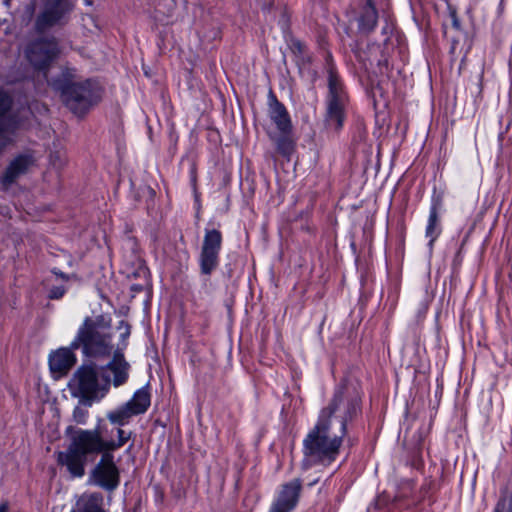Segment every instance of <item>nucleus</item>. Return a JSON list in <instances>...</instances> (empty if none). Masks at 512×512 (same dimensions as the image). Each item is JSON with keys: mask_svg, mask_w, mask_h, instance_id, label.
<instances>
[{"mask_svg": "<svg viewBox=\"0 0 512 512\" xmlns=\"http://www.w3.org/2000/svg\"><path fill=\"white\" fill-rule=\"evenodd\" d=\"M65 436L69 444L56 455L57 463L66 467L73 478H82L90 457L100 455L95 465L118 467L114 452L124 447L132 438L133 432L122 428L109 430L99 418L93 429H83L73 425L66 427Z\"/></svg>", "mask_w": 512, "mask_h": 512, "instance_id": "1", "label": "nucleus"}, {"mask_svg": "<svg viewBox=\"0 0 512 512\" xmlns=\"http://www.w3.org/2000/svg\"><path fill=\"white\" fill-rule=\"evenodd\" d=\"M364 397L361 380L344 376L334 386L327 406L321 409L319 415L331 421L335 416L340 424V433L347 436L349 426L362 418Z\"/></svg>", "mask_w": 512, "mask_h": 512, "instance_id": "2", "label": "nucleus"}, {"mask_svg": "<svg viewBox=\"0 0 512 512\" xmlns=\"http://www.w3.org/2000/svg\"><path fill=\"white\" fill-rule=\"evenodd\" d=\"M52 88L58 92L65 106L77 117H85L98 105L104 94V88L95 78L74 81L73 72L66 68L60 75L50 81Z\"/></svg>", "mask_w": 512, "mask_h": 512, "instance_id": "3", "label": "nucleus"}, {"mask_svg": "<svg viewBox=\"0 0 512 512\" xmlns=\"http://www.w3.org/2000/svg\"><path fill=\"white\" fill-rule=\"evenodd\" d=\"M324 70L327 75L324 123L327 129L339 133L344 128L350 96L333 54L329 50L324 56Z\"/></svg>", "mask_w": 512, "mask_h": 512, "instance_id": "4", "label": "nucleus"}, {"mask_svg": "<svg viewBox=\"0 0 512 512\" xmlns=\"http://www.w3.org/2000/svg\"><path fill=\"white\" fill-rule=\"evenodd\" d=\"M267 105L268 117L275 126V130L267 129L266 134L274 144L276 152L290 161L297 147L291 115L272 89L268 93Z\"/></svg>", "mask_w": 512, "mask_h": 512, "instance_id": "5", "label": "nucleus"}, {"mask_svg": "<svg viewBox=\"0 0 512 512\" xmlns=\"http://www.w3.org/2000/svg\"><path fill=\"white\" fill-rule=\"evenodd\" d=\"M332 421L318 415L316 423L303 439V454L318 463L331 464L340 454L345 436L329 437Z\"/></svg>", "mask_w": 512, "mask_h": 512, "instance_id": "6", "label": "nucleus"}, {"mask_svg": "<svg viewBox=\"0 0 512 512\" xmlns=\"http://www.w3.org/2000/svg\"><path fill=\"white\" fill-rule=\"evenodd\" d=\"M110 386V375L106 371L101 372L94 362L80 365L69 383V387L74 389V395L88 406L97 398L99 392L102 395L108 393Z\"/></svg>", "mask_w": 512, "mask_h": 512, "instance_id": "7", "label": "nucleus"}, {"mask_svg": "<svg viewBox=\"0 0 512 512\" xmlns=\"http://www.w3.org/2000/svg\"><path fill=\"white\" fill-rule=\"evenodd\" d=\"M111 335L99 330L97 320L87 316L79 326L71 348L81 349L88 358L106 357L112 353Z\"/></svg>", "mask_w": 512, "mask_h": 512, "instance_id": "8", "label": "nucleus"}, {"mask_svg": "<svg viewBox=\"0 0 512 512\" xmlns=\"http://www.w3.org/2000/svg\"><path fill=\"white\" fill-rule=\"evenodd\" d=\"M445 196V186H433L425 225V238L428 240L427 248L430 253L433 252L436 242L444 231L443 214L446 211Z\"/></svg>", "mask_w": 512, "mask_h": 512, "instance_id": "9", "label": "nucleus"}, {"mask_svg": "<svg viewBox=\"0 0 512 512\" xmlns=\"http://www.w3.org/2000/svg\"><path fill=\"white\" fill-rule=\"evenodd\" d=\"M220 227V224H218ZM223 247V233L220 228L206 227L198 256L200 275L211 276L220 265V254Z\"/></svg>", "mask_w": 512, "mask_h": 512, "instance_id": "10", "label": "nucleus"}, {"mask_svg": "<svg viewBox=\"0 0 512 512\" xmlns=\"http://www.w3.org/2000/svg\"><path fill=\"white\" fill-rule=\"evenodd\" d=\"M74 7L73 0H45L35 19V30L44 33L52 27L66 25Z\"/></svg>", "mask_w": 512, "mask_h": 512, "instance_id": "11", "label": "nucleus"}, {"mask_svg": "<svg viewBox=\"0 0 512 512\" xmlns=\"http://www.w3.org/2000/svg\"><path fill=\"white\" fill-rule=\"evenodd\" d=\"M25 53L36 71L46 72L60 54L59 43L53 36L38 37L27 45Z\"/></svg>", "mask_w": 512, "mask_h": 512, "instance_id": "12", "label": "nucleus"}, {"mask_svg": "<svg viewBox=\"0 0 512 512\" xmlns=\"http://www.w3.org/2000/svg\"><path fill=\"white\" fill-rule=\"evenodd\" d=\"M302 492V480L292 479L280 485L268 512H292L298 505Z\"/></svg>", "mask_w": 512, "mask_h": 512, "instance_id": "13", "label": "nucleus"}, {"mask_svg": "<svg viewBox=\"0 0 512 512\" xmlns=\"http://www.w3.org/2000/svg\"><path fill=\"white\" fill-rule=\"evenodd\" d=\"M36 165L33 152L28 151L16 155L2 173V191L14 183L20 176L25 175Z\"/></svg>", "mask_w": 512, "mask_h": 512, "instance_id": "14", "label": "nucleus"}, {"mask_svg": "<svg viewBox=\"0 0 512 512\" xmlns=\"http://www.w3.org/2000/svg\"><path fill=\"white\" fill-rule=\"evenodd\" d=\"M89 481L106 492H114L121 483L119 467L95 465L89 474Z\"/></svg>", "mask_w": 512, "mask_h": 512, "instance_id": "15", "label": "nucleus"}, {"mask_svg": "<svg viewBox=\"0 0 512 512\" xmlns=\"http://www.w3.org/2000/svg\"><path fill=\"white\" fill-rule=\"evenodd\" d=\"M77 348L60 347L49 353L48 365L52 374L58 377L65 376L77 362V356L74 351Z\"/></svg>", "mask_w": 512, "mask_h": 512, "instance_id": "16", "label": "nucleus"}, {"mask_svg": "<svg viewBox=\"0 0 512 512\" xmlns=\"http://www.w3.org/2000/svg\"><path fill=\"white\" fill-rule=\"evenodd\" d=\"M417 480L414 478H401L396 485V493L393 498L391 508L388 512H400L406 510V505L413 501V493L416 487Z\"/></svg>", "mask_w": 512, "mask_h": 512, "instance_id": "17", "label": "nucleus"}, {"mask_svg": "<svg viewBox=\"0 0 512 512\" xmlns=\"http://www.w3.org/2000/svg\"><path fill=\"white\" fill-rule=\"evenodd\" d=\"M438 491L439 487L432 476L424 478L416 498L406 505V510H416L424 503L432 507L437 502Z\"/></svg>", "mask_w": 512, "mask_h": 512, "instance_id": "18", "label": "nucleus"}, {"mask_svg": "<svg viewBox=\"0 0 512 512\" xmlns=\"http://www.w3.org/2000/svg\"><path fill=\"white\" fill-rule=\"evenodd\" d=\"M378 10L374 0H366L358 17V29L364 34L373 32L378 24Z\"/></svg>", "mask_w": 512, "mask_h": 512, "instance_id": "19", "label": "nucleus"}, {"mask_svg": "<svg viewBox=\"0 0 512 512\" xmlns=\"http://www.w3.org/2000/svg\"><path fill=\"white\" fill-rule=\"evenodd\" d=\"M135 415L144 414L151 405L149 384L136 390L132 398L125 403Z\"/></svg>", "mask_w": 512, "mask_h": 512, "instance_id": "20", "label": "nucleus"}, {"mask_svg": "<svg viewBox=\"0 0 512 512\" xmlns=\"http://www.w3.org/2000/svg\"><path fill=\"white\" fill-rule=\"evenodd\" d=\"M101 372L110 371L113 375L111 383L114 387H120L124 385L129 379L130 364H111L107 363L104 366H100Z\"/></svg>", "mask_w": 512, "mask_h": 512, "instance_id": "21", "label": "nucleus"}, {"mask_svg": "<svg viewBox=\"0 0 512 512\" xmlns=\"http://www.w3.org/2000/svg\"><path fill=\"white\" fill-rule=\"evenodd\" d=\"M104 497L100 492H92L78 502L77 511L72 512H106L103 508Z\"/></svg>", "mask_w": 512, "mask_h": 512, "instance_id": "22", "label": "nucleus"}, {"mask_svg": "<svg viewBox=\"0 0 512 512\" xmlns=\"http://www.w3.org/2000/svg\"><path fill=\"white\" fill-rule=\"evenodd\" d=\"M135 416L134 413L127 407L126 404L120 406L118 409L109 411L106 415L107 419L113 425H117L116 428H122L126 424H128L129 419Z\"/></svg>", "mask_w": 512, "mask_h": 512, "instance_id": "23", "label": "nucleus"}, {"mask_svg": "<svg viewBox=\"0 0 512 512\" xmlns=\"http://www.w3.org/2000/svg\"><path fill=\"white\" fill-rule=\"evenodd\" d=\"M483 78H484V67L480 69V71L469 80V90L471 96L475 101L483 99Z\"/></svg>", "mask_w": 512, "mask_h": 512, "instance_id": "24", "label": "nucleus"}, {"mask_svg": "<svg viewBox=\"0 0 512 512\" xmlns=\"http://www.w3.org/2000/svg\"><path fill=\"white\" fill-rule=\"evenodd\" d=\"M493 512H512V493L501 491Z\"/></svg>", "mask_w": 512, "mask_h": 512, "instance_id": "25", "label": "nucleus"}, {"mask_svg": "<svg viewBox=\"0 0 512 512\" xmlns=\"http://www.w3.org/2000/svg\"><path fill=\"white\" fill-rule=\"evenodd\" d=\"M407 465L417 471H422L425 466V462L422 456V449L415 448L408 454Z\"/></svg>", "mask_w": 512, "mask_h": 512, "instance_id": "26", "label": "nucleus"}, {"mask_svg": "<svg viewBox=\"0 0 512 512\" xmlns=\"http://www.w3.org/2000/svg\"><path fill=\"white\" fill-rule=\"evenodd\" d=\"M287 45L291 53L294 55L295 59L299 58L300 56L308 52L307 45L303 41L294 36L289 37V39L287 40Z\"/></svg>", "mask_w": 512, "mask_h": 512, "instance_id": "27", "label": "nucleus"}, {"mask_svg": "<svg viewBox=\"0 0 512 512\" xmlns=\"http://www.w3.org/2000/svg\"><path fill=\"white\" fill-rule=\"evenodd\" d=\"M466 240H462V242L459 244L457 251L454 254L452 263H451V270L453 274H458L461 270L463 260H464V246H465Z\"/></svg>", "mask_w": 512, "mask_h": 512, "instance_id": "28", "label": "nucleus"}, {"mask_svg": "<svg viewBox=\"0 0 512 512\" xmlns=\"http://www.w3.org/2000/svg\"><path fill=\"white\" fill-rule=\"evenodd\" d=\"M12 104V98L9 93L2 89V149L4 148V129L6 126L5 113H9Z\"/></svg>", "mask_w": 512, "mask_h": 512, "instance_id": "29", "label": "nucleus"}, {"mask_svg": "<svg viewBox=\"0 0 512 512\" xmlns=\"http://www.w3.org/2000/svg\"><path fill=\"white\" fill-rule=\"evenodd\" d=\"M5 117H6L7 121H6V126L4 129V147L7 144L6 134L14 133L20 126V120H19L18 116L11 115L9 113H5Z\"/></svg>", "mask_w": 512, "mask_h": 512, "instance_id": "30", "label": "nucleus"}, {"mask_svg": "<svg viewBox=\"0 0 512 512\" xmlns=\"http://www.w3.org/2000/svg\"><path fill=\"white\" fill-rule=\"evenodd\" d=\"M117 329L118 330H123L120 333V336H119V344H118V346L126 348L128 346V339H129L130 334H131V326H130V324L127 321L121 320L119 322L118 326H117Z\"/></svg>", "mask_w": 512, "mask_h": 512, "instance_id": "31", "label": "nucleus"}, {"mask_svg": "<svg viewBox=\"0 0 512 512\" xmlns=\"http://www.w3.org/2000/svg\"><path fill=\"white\" fill-rule=\"evenodd\" d=\"M72 418L76 424L86 425L89 418V411L85 407L77 405L73 409Z\"/></svg>", "mask_w": 512, "mask_h": 512, "instance_id": "32", "label": "nucleus"}, {"mask_svg": "<svg viewBox=\"0 0 512 512\" xmlns=\"http://www.w3.org/2000/svg\"><path fill=\"white\" fill-rule=\"evenodd\" d=\"M447 11H448V15L451 19V25H452L453 29H455L456 31H462V24L458 17V12H457L456 6H454L452 3L447 1Z\"/></svg>", "mask_w": 512, "mask_h": 512, "instance_id": "33", "label": "nucleus"}, {"mask_svg": "<svg viewBox=\"0 0 512 512\" xmlns=\"http://www.w3.org/2000/svg\"><path fill=\"white\" fill-rule=\"evenodd\" d=\"M130 278L143 279L145 283L149 282L150 270L145 264H140L132 273L129 275Z\"/></svg>", "mask_w": 512, "mask_h": 512, "instance_id": "34", "label": "nucleus"}, {"mask_svg": "<svg viewBox=\"0 0 512 512\" xmlns=\"http://www.w3.org/2000/svg\"><path fill=\"white\" fill-rule=\"evenodd\" d=\"M313 62V56L308 51L304 55L300 56L299 58L295 59V65L298 68L299 74H302L305 67L310 66Z\"/></svg>", "mask_w": 512, "mask_h": 512, "instance_id": "35", "label": "nucleus"}, {"mask_svg": "<svg viewBox=\"0 0 512 512\" xmlns=\"http://www.w3.org/2000/svg\"><path fill=\"white\" fill-rule=\"evenodd\" d=\"M188 175L191 190H198V167L195 161L190 164Z\"/></svg>", "mask_w": 512, "mask_h": 512, "instance_id": "36", "label": "nucleus"}, {"mask_svg": "<svg viewBox=\"0 0 512 512\" xmlns=\"http://www.w3.org/2000/svg\"><path fill=\"white\" fill-rule=\"evenodd\" d=\"M66 294V288L63 285L53 286L48 291L50 300H59Z\"/></svg>", "mask_w": 512, "mask_h": 512, "instance_id": "37", "label": "nucleus"}, {"mask_svg": "<svg viewBox=\"0 0 512 512\" xmlns=\"http://www.w3.org/2000/svg\"><path fill=\"white\" fill-rule=\"evenodd\" d=\"M125 348L118 346V348L114 351L112 359L108 362L111 364H129L124 356V350Z\"/></svg>", "mask_w": 512, "mask_h": 512, "instance_id": "38", "label": "nucleus"}, {"mask_svg": "<svg viewBox=\"0 0 512 512\" xmlns=\"http://www.w3.org/2000/svg\"><path fill=\"white\" fill-rule=\"evenodd\" d=\"M192 194H193V200H194L193 207H194L195 211H197L198 213H201L202 212V199H201V193H200L199 189L193 190Z\"/></svg>", "mask_w": 512, "mask_h": 512, "instance_id": "39", "label": "nucleus"}, {"mask_svg": "<svg viewBox=\"0 0 512 512\" xmlns=\"http://www.w3.org/2000/svg\"><path fill=\"white\" fill-rule=\"evenodd\" d=\"M50 162L54 167L61 168L64 165V161L61 159L58 151L50 153Z\"/></svg>", "mask_w": 512, "mask_h": 512, "instance_id": "40", "label": "nucleus"}, {"mask_svg": "<svg viewBox=\"0 0 512 512\" xmlns=\"http://www.w3.org/2000/svg\"><path fill=\"white\" fill-rule=\"evenodd\" d=\"M154 490V500L156 503H163L165 494L163 489L159 485H155L153 487Z\"/></svg>", "mask_w": 512, "mask_h": 512, "instance_id": "41", "label": "nucleus"}, {"mask_svg": "<svg viewBox=\"0 0 512 512\" xmlns=\"http://www.w3.org/2000/svg\"><path fill=\"white\" fill-rule=\"evenodd\" d=\"M412 334H413V342L416 347H419L421 342V332L420 329L417 326H414L412 328Z\"/></svg>", "mask_w": 512, "mask_h": 512, "instance_id": "42", "label": "nucleus"}, {"mask_svg": "<svg viewBox=\"0 0 512 512\" xmlns=\"http://www.w3.org/2000/svg\"><path fill=\"white\" fill-rule=\"evenodd\" d=\"M301 231L310 234L315 235L316 234V227L314 225H311L310 223L306 222L301 226Z\"/></svg>", "mask_w": 512, "mask_h": 512, "instance_id": "43", "label": "nucleus"}, {"mask_svg": "<svg viewBox=\"0 0 512 512\" xmlns=\"http://www.w3.org/2000/svg\"><path fill=\"white\" fill-rule=\"evenodd\" d=\"M147 283L143 281V283H134L131 285L130 290L133 293H141L144 290V287Z\"/></svg>", "mask_w": 512, "mask_h": 512, "instance_id": "44", "label": "nucleus"}, {"mask_svg": "<svg viewBox=\"0 0 512 512\" xmlns=\"http://www.w3.org/2000/svg\"><path fill=\"white\" fill-rule=\"evenodd\" d=\"M52 273H53L54 275H56V276H58V277L62 278L63 280H66V281H67V280L69 279V276H68L66 273H64V272H62V271H60V270H58V269H56V268H54V269L52 270Z\"/></svg>", "mask_w": 512, "mask_h": 512, "instance_id": "45", "label": "nucleus"}, {"mask_svg": "<svg viewBox=\"0 0 512 512\" xmlns=\"http://www.w3.org/2000/svg\"><path fill=\"white\" fill-rule=\"evenodd\" d=\"M378 66H379V67L385 66L386 68H388V66H389V61H388V59H386V58H385V59H381V60H379V61H378Z\"/></svg>", "mask_w": 512, "mask_h": 512, "instance_id": "46", "label": "nucleus"}, {"mask_svg": "<svg viewBox=\"0 0 512 512\" xmlns=\"http://www.w3.org/2000/svg\"><path fill=\"white\" fill-rule=\"evenodd\" d=\"M414 372H415V374H417V373H423L424 374V373H426V370L424 369V367L422 365H420L419 367H416L414 369Z\"/></svg>", "mask_w": 512, "mask_h": 512, "instance_id": "47", "label": "nucleus"}, {"mask_svg": "<svg viewBox=\"0 0 512 512\" xmlns=\"http://www.w3.org/2000/svg\"><path fill=\"white\" fill-rule=\"evenodd\" d=\"M311 75H312V77H311V81H312V83H315V81L317 80V77H318V73H317V71L313 70V71L311 72Z\"/></svg>", "mask_w": 512, "mask_h": 512, "instance_id": "48", "label": "nucleus"}, {"mask_svg": "<svg viewBox=\"0 0 512 512\" xmlns=\"http://www.w3.org/2000/svg\"><path fill=\"white\" fill-rule=\"evenodd\" d=\"M8 508H9L8 503L2 501V506H1L2 512H8Z\"/></svg>", "mask_w": 512, "mask_h": 512, "instance_id": "49", "label": "nucleus"}, {"mask_svg": "<svg viewBox=\"0 0 512 512\" xmlns=\"http://www.w3.org/2000/svg\"><path fill=\"white\" fill-rule=\"evenodd\" d=\"M405 230H406V227H405V225H404V223H403V224L401 225L402 242H404Z\"/></svg>", "mask_w": 512, "mask_h": 512, "instance_id": "50", "label": "nucleus"}, {"mask_svg": "<svg viewBox=\"0 0 512 512\" xmlns=\"http://www.w3.org/2000/svg\"><path fill=\"white\" fill-rule=\"evenodd\" d=\"M469 50H470V47H468V49H467V50H466V52L464 53V56H463V58H462V60H461V64H463V63L465 62L466 57H467V55H468V53H469ZM461 66H462V65H460V67H461Z\"/></svg>", "mask_w": 512, "mask_h": 512, "instance_id": "51", "label": "nucleus"}, {"mask_svg": "<svg viewBox=\"0 0 512 512\" xmlns=\"http://www.w3.org/2000/svg\"><path fill=\"white\" fill-rule=\"evenodd\" d=\"M455 51H456V47L454 45H451L449 53L451 55H453V54H455Z\"/></svg>", "mask_w": 512, "mask_h": 512, "instance_id": "52", "label": "nucleus"}, {"mask_svg": "<svg viewBox=\"0 0 512 512\" xmlns=\"http://www.w3.org/2000/svg\"><path fill=\"white\" fill-rule=\"evenodd\" d=\"M132 448H133V444H130V445L126 448L125 453H126V454H129V453L131 452Z\"/></svg>", "mask_w": 512, "mask_h": 512, "instance_id": "53", "label": "nucleus"}, {"mask_svg": "<svg viewBox=\"0 0 512 512\" xmlns=\"http://www.w3.org/2000/svg\"><path fill=\"white\" fill-rule=\"evenodd\" d=\"M458 43H459V40L453 39L451 42V45H454L455 47H457Z\"/></svg>", "mask_w": 512, "mask_h": 512, "instance_id": "54", "label": "nucleus"}, {"mask_svg": "<svg viewBox=\"0 0 512 512\" xmlns=\"http://www.w3.org/2000/svg\"><path fill=\"white\" fill-rule=\"evenodd\" d=\"M388 29V25L384 26L382 29V33L386 34Z\"/></svg>", "mask_w": 512, "mask_h": 512, "instance_id": "55", "label": "nucleus"}, {"mask_svg": "<svg viewBox=\"0 0 512 512\" xmlns=\"http://www.w3.org/2000/svg\"><path fill=\"white\" fill-rule=\"evenodd\" d=\"M195 212H196L195 217H196L197 219H199V218H200V214H201V213H198L197 211H195Z\"/></svg>", "mask_w": 512, "mask_h": 512, "instance_id": "56", "label": "nucleus"}, {"mask_svg": "<svg viewBox=\"0 0 512 512\" xmlns=\"http://www.w3.org/2000/svg\"><path fill=\"white\" fill-rule=\"evenodd\" d=\"M351 247L355 250L356 249V245L354 242L351 243Z\"/></svg>", "mask_w": 512, "mask_h": 512, "instance_id": "57", "label": "nucleus"}, {"mask_svg": "<svg viewBox=\"0 0 512 512\" xmlns=\"http://www.w3.org/2000/svg\"><path fill=\"white\" fill-rule=\"evenodd\" d=\"M374 107H376V100L373 98Z\"/></svg>", "mask_w": 512, "mask_h": 512, "instance_id": "58", "label": "nucleus"}, {"mask_svg": "<svg viewBox=\"0 0 512 512\" xmlns=\"http://www.w3.org/2000/svg\"><path fill=\"white\" fill-rule=\"evenodd\" d=\"M380 502H381V499H379V501L376 503V506H379Z\"/></svg>", "mask_w": 512, "mask_h": 512, "instance_id": "59", "label": "nucleus"}]
</instances>
